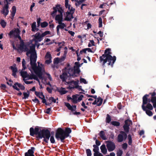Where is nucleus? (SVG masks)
<instances>
[{"label":"nucleus","mask_w":156,"mask_h":156,"mask_svg":"<svg viewBox=\"0 0 156 156\" xmlns=\"http://www.w3.org/2000/svg\"><path fill=\"white\" fill-rule=\"evenodd\" d=\"M80 66L79 62H76L75 63L74 69L67 67L63 71L62 74L60 76V78L65 84L69 85L67 88L72 89L78 87L79 81L70 80L71 78H74L78 76L80 72L79 67Z\"/></svg>","instance_id":"1"},{"label":"nucleus","mask_w":156,"mask_h":156,"mask_svg":"<svg viewBox=\"0 0 156 156\" xmlns=\"http://www.w3.org/2000/svg\"><path fill=\"white\" fill-rule=\"evenodd\" d=\"M43 37L39 33H37L34 35V38L32 40L31 42L33 41L35 43L32 45L30 46V49L27 51V55H28L30 54V60L31 67L30 68L32 71H35L36 72H40L43 70V64L39 62L36 63L37 56L35 50V45L37 42H40L42 40Z\"/></svg>","instance_id":"2"},{"label":"nucleus","mask_w":156,"mask_h":156,"mask_svg":"<svg viewBox=\"0 0 156 156\" xmlns=\"http://www.w3.org/2000/svg\"><path fill=\"white\" fill-rule=\"evenodd\" d=\"M39 130L38 127H36L34 129L31 127L30 129V135L33 136L34 135L38 134L40 138H43L44 141L47 143L51 136L50 132L48 129H43L39 132Z\"/></svg>","instance_id":"3"},{"label":"nucleus","mask_w":156,"mask_h":156,"mask_svg":"<svg viewBox=\"0 0 156 156\" xmlns=\"http://www.w3.org/2000/svg\"><path fill=\"white\" fill-rule=\"evenodd\" d=\"M30 66H28V69L30 71L31 74L29 75L27 73L26 71H25L23 69H22V71L20 72L21 75L22 76V77L23 78V80L25 79H34L36 80H38V78L37 76L40 77L42 75L43 72L44 71V66L43 65V70L42 71L39 72H36L35 71H32L31 69H30V68L31 67V65L30 62Z\"/></svg>","instance_id":"4"},{"label":"nucleus","mask_w":156,"mask_h":156,"mask_svg":"<svg viewBox=\"0 0 156 156\" xmlns=\"http://www.w3.org/2000/svg\"><path fill=\"white\" fill-rule=\"evenodd\" d=\"M111 50L108 48L106 49L105 52V54L102 55L100 58L101 61H103V65L107 62H108V65H111L112 66L115 62L116 58L115 56L112 57L111 54Z\"/></svg>","instance_id":"5"},{"label":"nucleus","mask_w":156,"mask_h":156,"mask_svg":"<svg viewBox=\"0 0 156 156\" xmlns=\"http://www.w3.org/2000/svg\"><path fill=\"white\" fill-rule=\"evenodd\" d=\"M71 132V130L69 128L66 129L65 131L61 128H58L55 133L56 138L58 140L60 139L62 142L66 137L68 136Z\"/></svg>","instance_id":"6"},{"label":"nucleus","mask_w":156,"mask_h":156,"mask_svg":"<svg viewBox=\"0 0 156 156\" xmlns=\"http://www.w3.org/2000/svg\"><path fill=\"white\" fill-rule=\"evenodd\" d=\"M63 11L59 6H56L53 8V11L51 13L52 16H55V20L56 23H59L62 22H63L62 17V13Z\"/></svg>","instance_id":"7"},{"label":"nucleus","mask_w":156,"mask_h":156,"mask_svg":"<svg viewBox=\"0 0 156 156\" xmlns=\"http://www.w3.org/2000/svg\"><path fill=\"white\" fill-rule=\"evenodd\" d=\"M69 0L65 1V6L66 8L68 9V11L66 12L64 20L67 21L71 20L73 18V14L75 10V9L69 4Z\"/></svg>","instance_id":"8"},{"label":"nucleus","mask_w":156,"mask_h":156,"mask_svg":"<svg viewBox=\"0 0 156 156\" xmlns=\"http://www.w3.org/2000/svg\"><path fill=\"white\" fill-rule=\"evenodd\" d=\"M148 96V95L146 94L143 97V102L142 107L143 109L145 111L147 115L149 116H151L152 115L153 113L150 110H152L153 109L152 106L150 103L148 104L146 107L144 105L146 104L148 102L147 98V97Z\"/></svg>","instance_id":"9"},{"label":"nucleus","mask_w":156,"mask_h":156,"mask_svg":"<svg viewBox=\"0 0 156 156\" xmlns=\"http://www.w3.org/2000/svg\"><path fill=\"white\" fill-rule=\"evenodd\" d=\"M20 31L19 28H14L11 31L9 34L10 38L14 37L15 38H18L19 40L21 39V37L20 36Z\"/></svg>","instance_id":"10"},{"label":"nucleus","mask_w":156,"mask_h":156,"mask_svg":"<svg viewBox=\"0 0 156 156\" xmlns=\"http://www.w3.org/2000/svg\"><path fill=\"white\" fill-rule=\"evenodd\" d=\"M105 144L107 149L109 152L115 150L116 146L114 142L108 140L105 141Z\"/></svg>","instance_id":"11"},{"label":"nucleus","mask_w":156,"mask_h":156,"mask_svg":"<svg viewBox=\"0 0 156 156\" xmlns=\"http://www.w3.org/2000/svg\"><path fill=\"white\" fill-rule=\"evenodd\" d=\"M118 136L117 141L118 142H121L125 140L127 138V135L125 132L121 131Z\"/></svg>","instance_id":"12"},{"label":"nucleus","mask_w":156,"mask_h":156,"mask_svg":"<svg viewBox=\"0 0 156 156\" xmlns=\"http://www.w3.org/2000/svg\"><path fill=\"white\" fill-rule=\"evenodd\" d=\"M9 4L10 3H9L5 4L1 11V13L3 14L5 17L7 16L9 13Z\"/></svg>","instance_id":"13"},{"label":"nucleus","mask_w":156,"mask_h":156,"mask_svg":"<svg viewBox=\"0 0 156 156\" xmlns=\"http://www.w3.org/2000/svg\"><path fill=\"white\" fill-rule=\"evenodd\" d=\"M132 122L130 120L128 119L125 121V124L123 126L124 130L126 133H128L129 131V126L132 124Z\"/></svg>","instance_id":"14"},{"label":"nucleus","mask_w":156,"mask_h":156,"mask_svg":"<svg viewBox=\"0 0 156 156\" xmlns=\"http://www.w3.org/2000/svg\"><path fill=\"white\" fill-rule=\"evenodd\" d=\"M63 22H62L58 23V25L56 27V29L57 31V33L58 35H59L60 34L59 30H61L64 29L65 28L67 27V25L66 23H65Z\"/></svg>","instance_id":"15"},{"label":"nucleus","mask_w":156,"mask_h":156,"mask_svg":"<svg viewBox=\"0 0 156 156\" xmlns=\"http://www.w3.org/2000/svg\"><path fill=\"white\" fill-rule=\"evenodd\" d=\"M83 97V96L82 95H73L72 96V102L74 103H76L82 100Z\"/></svg>","instance_id":"16"},{"label":"nucleus","mask_w":156,"mask_h":156,"mask_svg":"<svg viewBox=\"0 0 156 156\" xmlns=\"http://www.w3.org/2000/svg\"><path fill=\"white\" fill-rule=\"evenodd\" d=\"M45 64L48 65L52 62V57L49 52H47L46 53L45 56Z\"/></svg>","instance_id":"17"},{"label":"nucleus","mask_w":156,"mask_h":156,"mask_svg":"<svg viewBox=\"0 0 156 156\" xmlns=\"http://www.w3.org/2000/svg\"><path fill=\"white\" fill-rule=\"evenodd\" d=\"M35 150L34 147H31L30 149L28 150L27 152L25 153V156H35L34 153Z\"/></svg>","instance_id":"18"},{"label":"nucleus","mask_w":156,"mask_h":156,"mask_svg":"<svg viewBox=\"0 0 156 156\" xmlns=\"http://www.w3.org/2000/svg\"><path fill=\"white\" fill-rule=\"evenodd\" d=\"M156 94L155 92L151 94L152 97L151 100V101L153 103V106L154 108L156 107V97L155 96ZM148 102H150L149 100Z\"/></svg>","instance_id":"19"},{"label":"nucleus","mask_w":156,"mask_h":156,"mask_svg":"<svg viewBox=\"0 0 156 156\" xmlns=\"http://www.w3.org/2000/svg\"><path fill=\"white\" fill-rule=\"evenodd\" d=\"M10 69L12 72V76H13L15 77H16V73L17 72V69L16 67V64H14L13 66H11Z\"/></svg>","instance_id":"20"},{"label":"nucleus","mask_w":156,"mask_h":156,"mask_svg":"<svg viewBox=\"0 0 156 156\" xmlns=\"http://www.w3.org/2000/svg\"><path fill=\"white\" fill-rule=\"evenodd\" d=\"M103 99L101 98L100 97H98L97 100H95L92 103L93 105L97 104L98 106H100L102 102Z\"/></svg>","instance_id":"21"},{"label":"nucleus","mask_w":156,"mask_h":156,"mask_svg":"<svg viewBox=\"0 0 156 156\" xmlns=\"http://www.w3.org/2000/svg\"><path fill=\"white\" fill-rule=\"evenodd\" d=\"M13 87L14 89L18 91L20 90V89L18 88V87L20 88L21 89L23 90L25 89V87L23 86L21 84L18 83H16L15 84L13 85Z\"/></svg>","instance_id":"22"},{"label":"nucleus","mask_w":156,"mask_h":156,"mask_svg":"<svg viewBox=\"0 0 156 156\" xmlns=\"http://www.w3.org/2000/svg\"><path fill=\"white\" fill-rule=\"evenodd\" d=\"M65 105L68 108L72 111H74L76 109V105L71 106V105L68 103H65Z\"/></svg>","instance_id":"23"},{"label":"nucleus","mask_w":156,"mask_h":156,"mask_svg":"<svg viewBox=\"0 0 156 156\" xmlns=\"http://www.w3.org/2000/svg\"><path fill=\"white\" fill-rule=\"evenodd\" d=\"M20 41V44H17L16 45V47L19 49L22 50L24 48V43L23 41L21 38V40H19Z\"/></svg>","instance_id":"24"},{"label":"nucleus","mask_w":156,"mask_h":156,"mask_svg":"<svg viewBox=\"0 0 156 156\" xmlns=\"http://www.w3.org/2000/svg\"><path fill=\"white\" fill-rule=\"evenodd\" d=\"M98 147L93 149V151L94 152V156H103L102 154L98 152Z\"/></svg>","instance_id":"25"},{"label":"nucleus","mask_w":156,"mask_h":156,"mask_svg":"<svg viewBox=\"0 0 156 156\" xmlns=\"http://www.w3.org/2000/svg\"><path fill=\"white\" fill-rule=\"evenodd\" d=\"M16 11V8L15 6H13L12 8L11 19L13 20Z\"/></svg>","instance_id":"26"},{"label":"nucleus","mask_w":156,"mask_h":156,"mask_svg":"<svg viewBox=\"0 0 156 156\" xmlns=\"http://www.w3.org/2000/svg\"><path fill=\"white\" fill-rule=\"evenodd\" d=\"M101 152L104 154H105L107 152V149L105 144L102 145L100 147Z\"/></svg>","instance_id":"27"},{"label":"nucleus","mask_w":156,"mask_h":156,"mask_svg":"<svg viewBox=\"0 0 156 156\" xmlns=\"http://www.w3.org/2000/svg\"><path fill=\"white\" fill-rule=\"evenodd\" d=\"M35 93L36 96L41 99L44 98H45L44 95L43 94L42 92L35 91Z\"/></svg>","instance_id":"28"},{"label":"nucleus","mask_w":156,"mask_h":156,"mask_svg":"<svg viewBox=\"0 0 156 156\" xmlns=\"http://www.w3.org/2000/svg\"><path fill=\"white\" fill-rule=\"evenodd\" d=\"M57 90L61 94H65L67 92L65 88L62 87L58 88Z\"/></svg>","instance_id":"29"},{"label":"nucleus","mask_w":156,"mask_h":156,"mask_svg":"<svg viewBox=\"0 0 156 156\" xmlns=\"http://www.w3.org/2000/svg\"><path fill=\"white\" fill-rule=\"evenodd\" d=\"M87 51L88 52H92V51L91 49L90 48H86L80 51V54H82L83 53H85Z\"/></svg>","instance_id":"30"},{"label":"nucleus","mask_w":156,"mask_h":156,"mask_svg":"<svg viewBox=\"0 0 156 156\" xmlns=\"http://www.w3.org/2000/svg\"><path fill=\"white\" fill-rule=\"evenodd\" d=\"M72 1H75L76 2L75 5L76 6H78L82 3L84 2L86 0H71Z\"/></svg>","instance_id":"31"},{"label":"nucleus","mask_w":156,"mask_h":156,"mask_svg":"<svg viewBox=\"0 0 156 156\" xmlns=\"http://www.w3.org/2000/svg\"><path fill=\"white\" fill-rule=\"evenodd\" d=\"M99 135L103 140L107 139V137L105 134V133L103 131H101L99 133Z\"/></svg>","instance_id":"32"},{"label":"nucleus","mask_w":156,"mask_h":156,"mask_svg":"<svg viewBox=\"0 0 156 156\" xmlns=\"http://www.w3.org/2000/svg\"><path fill=\"white\" fill-rule=\"evenodd\" d=\"M32 30L33 31H37L38 29L36 28V23L35 22H34L31 25Z\"/></svg>","instance_id":"33"},{"label":"nucleus","mask_w":156,"mask_h":156,"mask_svg":"<svg viewBox=\"0 0 156 156\" xmlns=\"http://www.w3.org/2000/svg\"><path fill=\"white\" fill-rule=\"evenodd\" d=\"M0 23L2 27L3 28H5L6 25V22L3 20H1Z\"/></svg>","instance_id":"34"},{"label":"nucleus","mask_w":156,"mask_h":156,"mask_svg":"<svg viewBox=\"0 0 156 156\" xmlns=\"http://www.w3.org/2000/svg\"><path fill=\"white\" fill-rule=\"evenodd\" d=\"M61 62L60 61V58H55L53 61L54 64H57Z\"/></svg>","instance_id":"35"},{"label":"nucleus","mask_w":156,"mask_h":156,"mask_svg":"<svg viewBox=\"0 0 156 156\" xmlns=\"http://www.w3.org/2000/svg\"><path fill=\"white\" fill-rule=\"evenodd\" d=\"M29 92H24L23 93V95H24V97L23 98V99H26L29 96Z\"/></svg>","instance_id":"36"},{"label":"nucleus","mask_w":156,"mask_h":156,"mask_svg":"<svg viewBox=\"0 0 156 156\" xmlns=\"http://www.w3.org/2000/svg\"><path fill=\"white\" fill-rule=\"evenodd\" d=\"M128 144L129 145H131L132 143V139L131 135H128Z\"/></svg>","instance_id":"37"},{"label":"nucleus","mask_w":156,"mask_h":156,"mask_svg":"<svg viewBox=\"0 0 156 156\" xmlns=\"http://www.w3.org/2000/svg\"><path fill=\"white\" fill-rule=\"evenodd\" d=\"M66 51H65L62 57L60 58V61H61V62H62L65 60L66 57Z\"/></svg>","instance_id":"38"},{"label":"nucleus","mask_w":156,"mask_h":156,"mask_svg":"<svg viewBox=\"0 0 156 156\" xmlns=\"http://www.w3.org/2000/svg\"><path fill=\"white\" fill-rule=\"evenodd\" d=\"M94 46V42L93 40H90L88 44V46L90 47L92 46Z\"/></svg>","instance_id":"39"},{"label":"nucleus","mask_w":156,"mask_h":156,"mask_svg":"<svg viewBox=\"0 0 156 156\" xmlns=\"http://www.w3.org/2000/svg\"><path fill=\"white\" fill-rule=\"evenodd\" d=\"M99 27H101L102 26V20L101 17H100L98 19Z\"/></svg>","instance_id":"40"},{"label":"nucleus","mask_w":156,"mask_h":156,"mask_svg":"<svg viewBox=\"0 0 156 156\" xmlns=\"http://www.w3.org/2000/svg\"><path fill=\"white\" fill-rule=\"evenodd\" d=\"M48 23L46 22H44L41 23V26L42 28H44L47 27L48 25Z\"/></svg>","instance_id":"41"},{"label":"nucleus","mask_w":156,"mask_h":156,"mask_svg":"<svg viewBox=\"0 0 156 156\" xmlns=\"http://www.w3.org/2000/svg\"><path fill=\"white\" fill-rule=\"evenodd\" d=\"M50 34V32L49 31H45L42 34H41L42 37H43L46 35Z\"/></svg>","instance_id":"42"},{"label":"nucleus","mask_w":156,"mask_h":156,"mask_svg":"<svg viewBox=\"0 0 156 156\" xmlns=\"http://www.w3.org/2000/svg\"><path fill=\"white\" fill-rule=\"evenodd\" d=\"M64 44V43L63 42L60 43L58 44V45L59 46V48L57 49V51L58 52L59 51H60V49L62 48V46H63Z\"/></svg>","instance_id":"43"},{"label":"nucleus","mask_w":156,"mask_h":156,"mask_svg":"<svg viewBox=\"0 0 156 156\" xmlns=\"http://www.w3.org/2000/svg\"><path fill=\"white\" fill-rule=\"evenodd\" d=\"M30 79H24L23 80L24 81V82L25 83H26L27 84H30L32 83H33V81H28V80H30Z\"/></svg>","instance_id":"44"},{"label":"nucleus","mask_w":156,"mask_h":156,"mask_svg":"<svg viewBox=\"0 0 156 156\" xmlns=\"http://www.w3.org/2000/svg\"><path fill=\"white\" fill-rule=\"evenodd\" d=\"M25 64H26L25 61L24 59H23L22 60V66L23 67V69L24 70H25L26 68V66H25Z\"/></svg>","instance_id":"45"},{"label":"nucleus","mask_w":156,"mask_h":156,"mask_svg":"<svg viewBox=\"0 0 156 156\" xmlns=\"http://www.w3.org/2000/svg\"><path fill=\"white\" fill-rule=\"evenodd\" d=\"M123 151L121 150H119L117 153V156H121L122 154Z\"/></svg>","instance_id":"46"},{"label":"nucleus","mask_w":156,"mask_h":156,"mask_svg":"<svg viewBox=\"0 0 156 156\" xmlns=\"http://www.w3.org/2000/svg\"><path fill=\"white\" fill-rule=\"evenodd\" d=\"M112 124L114 126H119L120 125V123L119 122L116 121L112 122Z\"/></svg>","instance_id":"47"},{"label":"nucleus","mask_w":156,"mask_h":156,"mask_svg":"<svg viewBox=\"0 0 156 156\" xmlns=\"http://www.w3.org/2000/svg\"><path fill=\"white\" fill-rule=\"evenodd\" d=\"M86 153L87 156H91V152L90 149H87L86 150Z\"/></svg>","instance_id":"48"},{"label":"nucleus","mask_w":156,"mask_h":156,"mask_svg":"<svg viewBox=\"0 0 156 156\" xmlns=\"http://www.w3.org/2000/svg\"><path fill=\"white\" fill-rule=\"evenodd\" d=\"M80 81L81 83H83L84 84H87V82L86 81V80L85 79L83 78H80Z\"/></svg>","instance_id":"49"},{"label":"nucleus","mask_w":156,"mask_h":156,"mask_svg":"<svg viewBox=\"0 0 156 156\" xmlns=\"http://www.w3.org/2000/svg\"><path fill=\"white\" fill-rule=\"evenodd\" d=\"M49 100L50 101H51V102H53L55 103L56 102V100L54 99V98L52 97H50L49 98Z\"/></svg>","instance_id":"50"},{"label":"nucleus","mask_w":156,"mask_h":156,"mask_svg":"<svg viewBox=\"0 0 156 156\" xmlns=\"http://www.w3.org/2000/svg\"><path fill=\"white\" fill-rule=\"evenodd\" d=\"M111 120V118L109 115H107V118H106V121L108 123H109Z\"/></svg>","instance_id":"51"},{"label":"nucleus","mask_w":156,"mask_h":156,"mask_svg":"<svg viewBox=\"0 0 156 156\" xmlns=\"http://www.w3.org/2000/svg\"><path fill=\"white\" fill-rule=\"evenodd\" d=\"M51 142L52 143H54L55 142V140L54 136H51L50 138Z\"/></svg>","instance_id":"52"},{"label":"nucleus","mask_w":156,"mask_h":156,"mask_svg":"<svg viewBox=\"0 0 156 156\" xmlns=\"http://www.w3.org/2000/svg\"><path fill=\"white\" fill-rule=\"evenodd\" d=\"M127 147V144L126 143H125L122 144V147L124 149H126Z\"/></svg>","instance_id":"53"},{"label":"nucleus","mask_w":156,"mask_h":156,"mask_svg":"<svg viewBox=\"0 0 156 156\" xmlns=\"http://www.w3.org/2000/svg\"><path fill=\"white\" fill-rule=\"evenodd\" d=\"M37 26L38 27L40 26V24L41 22V19L38 18L37 19Z\"/></svg>","instance_id":"54"},{"label":"nucleus","mask_w":156,"mask_h":156,"mask_svg":"<svg viewBox=\"0 0 156 156\" xmlns=\"http://www.w3.org/2000/svg\"><path fill=\"white\" fill-rule=\"evenodd\" d=\"M87 29L89 30L91 28V25L90 23H88L87 24Z\"/></svg>","instance_id":"55"},{"label":"nucleus","mask_w":156,"mask_h":156,"mask_svg":"<svg viewBox=\"0 0 156 156\" xmlns=\"http://www.w3.org/2000/svg\"><path fill=\"white\" fill-rule=\"evenodd\" d=\"M69 33L72 36H74L75 34L74 32L72 31H69Z\"/></svg>","instance_id":"56"},{"label":"nucleus","mask_w":156,"mask_h":156,"mask_svg":"<svg viewBox=\"0 0 156 156\" xmlns=\"http://www.w3.org/2000/svg\"><path fill=\"white\" fill-rule=\"evenodd\" d=\"M95 143H96V145H97L98 146H99L101 144L100 142L98 140H96Z\"/></svg>","instance_id":"57"},{"label":"nucleus","mask_w":156,"mask_h":156,"mask_svg":"<svg viewBox=\"0 0 156 156\" xmlns=\"http://www.w3.org/2000/svg\"><path fill=\"white\" fill-rule=\"evenodd\" d=\"M98 34H99L100 36L101 37H103V32H101V31H99Z\"/></svg>","instance_id":"58"},{"label":"nucleus","mask_w":156,"mask_h":156,"mask_svg":"<svg viewBox=\"0 0 156 156\" xmlns=\"http://www.w3.org/2000/svg\"><path fill=\"white\" fill-rule=\"evenodd\" d=\"M76 54L77 55V56L78 57V58H77V60L79 61H80V59H81V58L80 57H79V53H78V51H76Z\"/></svg>","instance_id":"59"},{"label":"nucleus","mask_w":156,"mask_h":156,"mask_svg":"<svg viewBox=\"0 0 156 156\" xmlns=\"http://www.w3.org/2000/svg\"><path fill=\"white\" fill-rule=\"evenodd\" d=\"M33 101L35 103H38L39 102V100L37 98H35V99L33 100Z\"/></svg>","instance_id":"60"},{"label":"nucleus","mask_w":156,"mask_h":156,"mask_svg":"<svg viewBox=\"0 0 156 156\" xmlns=\"http://www.w3.org/2000/svg\"><path fill=\"white\" fill-rule=\"evenodd\" d=\"M47 90L49 93H51L52 91L51 89L48 87L47 88Z\"/></svg>","instance_id":"61"},{"label":"nucleus","mask_w":156,"mask_h":156,"mask_svg":"<svg viewBox=\"0 0 156 156\" xmlns=\"http://www.w3.org/2000/svg\"><path fill=\"white\" fill-rule=\"evenodd\" d=\"M51 111V108H48L45 112V113L47 114H49Z\"/></svg>","instance_id":"62"},{"label":"nucleus","mask_w":156,"mask_h":156,"mask_svg":"<svg viewBox=\"0 0 156 156\" xmlns=\"http://www.w3.org/2000/svg\"><path fill=\"white\" fill-rule=\"evenodd\" d=\"M47 75L48 76V79L50 80H52V79L51 78V77L50 75L48 73L47 74Z\"/></svg>","instance_id":"63"},{"label":"nucleus","mask_w":156,"mask_h":156,"mask_svg":"<svg viewBox=\"0 0 156 156\" xmlns=\"http://www.w3.org/2000/svg\"><path fill=\"white\" fill-rule=\"evenodd\" d=\"M144 133V131L143 130H141L139 132V134L141 136L143 135Z\"/></svg>","instance_id":"64"}]
</instances>
